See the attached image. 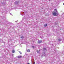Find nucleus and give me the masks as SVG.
I'll use <instances>...</instances> for the list:
<instances>
[{
  "mask_svg": "<svg viewBox=\"0 0 64 64\" xmlns=\"http://www.w3.org/2000/svg\"><path fill=\"white\" fill-rule=\"evenodd\" d=\"M54 11L52 12V15L54 16H57L59 15V13L57 12V10L56 9L54 10Z\"/></svg>",
  "mask_w": 64,
  "mask_h": 64,
  "instance_id": "f257e3e1",
  "label": "nucleus"
},
{
  "mask_svg": "<svg viewBox=\"0 0 64 64\" xmlns=\"http://www.w3.org/2000/svg\"><path fill=\"white\" fill-rule=\"evenodd\" d=\"M46 48H44V50H43V52H43L42 54V57H43V56H46V54H45V50H46Z\"/></svg>",
  "mask_w": 64,
  "mask_h": 64,
  "instance_id": "f03ea898",
  "label": "nucleus"
},
{
  "mask_svg": "<svg viewBox=\"0 0 64 64\" xmlns=\"http://www.w3.org/2000/svg\"><path fill=\"white\" fill-rule=\"evenodd\" d=\"M26 51H27L28 52H30V50L29 49H28L26 50Z\"/></svg>",
  "mask_w": 64,
  "mask_h": 64,
  "instance_id": "7ed1b4c3",
  "label": "nucleus"
},
{
  "mask_svg": "<svg viewBox=\"0 0 64 64\" xmlns=\"http://www.w3.org/2000/svg\"><path fill=\"white\" fill-rule=\"evenodd\" d=\"M42 41V40H39L38 42V43H41Z\"/></svg>",
  "mask_w": 64,
  "mask_h": 64,
  "instance_id": "20e7f679",
  "label": "nucleus"
},
{
  "mask_svg": "<svg viewBox=\"0 0 64 64\" xmlns=\"http://www.w3.org/2000/svg\"><path fill=\"white\" fill-rule=\"evenodd\" d=\"M15 4H17L18 3V2H15Z\"/></svg>",
  "mask_w": 64,
  "mask_h": 64,
  "instance_id": "39448f33",
  "label": "nucleus"
},
{
  "mask_svg": "<svg viewBox=\"0 0 64 64\" xmlns=\"http://www.w3.org/2000/svg\"><path fill=\"white\" fill-rule=\"evenodd\" d=\"M17 57L18 58H21L22 57V56H18Z\"/></svg>",
  "mask_w": 64,
  "mask_h": 64,
  "instance_id": "423d86ee",
  "label": "nucleus"
},
{
  "mask_svg": "<svg viewBox=\"0 0 64 64\" xmlns=\"http://www.w3.org/2000/svg\"><path fill=\"white\" fill-rule=\"evenodd\" d=\"M36 52H37L38 53H40V51L37 50Z\"/></svg>",
  "mask_w": 64,
  "mask_h": 64,
  "instance_id": "0eeeda50",
  "label": "nucleus"
},
{
  "mask_svg": "<svg viewBox=\"0 0 64 64\" xmlns=\"http://www.w3.org/2000/svg\"><path fill=\"white\" fill-rule=\"evenodd\" d=\"M12 52L13 53H14L15 52V50H13L12 51Z\"/></svg>",
  "mask_w": 64,
  "mask_h": 64,
  "instance_id": "6e6552de",
  "label": "nucleus"
},
{
  "mask_svg": "<svg viewBox=\"0 0 64 64\" xmlns=\"http://www.w3.org/2000/svg\"><path fill=\"white\" fill-rule=\"evenodd\" d=\"M47 26V24H46L44 25V27H46V26Z\"/></svg>",
  "mask_w": 64,
  "mask_h": 64,
  "instance_id": "1a4fd4ad",
  "label": "nucleus"
},
{
  "mask_svg": "<svg viewBox=\"0 0 64 64\" xmlns=\"http://www.w3.org/2000/svg\"><path fill=\"white\" fill-rule=\"evenodd\" d=\"M19 52L20 53V54H22V52H21L19 51Z\"/></svg>",
  "mask_w": 64,
  "mask_h": 64,
  "instance_id": "9d476101",
  "label": "nucleus"
},
{
  "mask_svg": "<svg viewBox=\"0 0 64 64\" xmlns=\"http://www.w3.org/2000/svg\"><path fill=\"white\" fill-rule=\"evenodd\" d=\"M58 40L59 41H60L61 40L60 38H59L58 39Z\"/></svg>",
  "mask_w": 64,
  "mask_h": 64,
  "instance_id": "9b49d317",
  "label": "nucleus"
},
{
  "mask_svg": "<svg viewBox=\"0 0 64 64\" xmlns=\"http://www.w3.org/2000/svg\"><path fill=\"white\" fill-rule=\"evenodd\" d=\"M20 38H22V39H23V38H24V36H22V37H20Z\"/></svg>",
  "mask_w": 64,
  "mask_h": 64,
  "instance_id": "f8f14e48",
  "label": "nucleus"
},
{
  "mask_svg": "<svg viewBox=\"0 0 64 64\" xmlns=\"http://www.w3.org/2000/svg\"><path fill=\"white\" fill-rule=\"evenodd\" d=\"M32 47H33V48H35V47L34 46H32Z\"/></svg>",
  "mask_w": 64,
  "mask_h": 64,
  "instance_id": "ddd939ff",
  "label": "nucleus"
},
{
  "mask_svg": "<svg viewBox=\"0 0 64 64\" xmlns=\"http://www.w3.org/2000/svg\"><path fill=\"white\" fill-rule=\"evenodd\" d=\"M27 64H29V63H28Z\"/></svg>",
  "mask_w": 64,
  "mask_h": 64,
  "instance_id": "4468645a",
  "label": "nucleus"
},
{
  "mask_svg": "<svg viewBox=\"0 0 64 64\" xmlns=\"http://www.w3.org/2000/svg\"><path fill=\"white\" fill-rule=\"evenodd\" d=\"M63 5H64V3L63 4Z\"/></svg>",
  "mask_w": 64,
  "mask_h": 64,
  "instance_id": "2eb2a0df",
  "label": "nucleus"
},
{
  "mask_svg": "<svg viewBox=\"0 0 64 64\" xmlns=\"http://www.w3.org/2000/svg\"><path fill=\"white\" fill-rule=\"evenodd\" d=\"M11 14V15H12V14Z\"/></svg>",
  "mask_w": 64,
  "mask_h": 64,
  "instance_id": "dca6fc26",
  "label": "nucleus"
},
{
  "mask_svg": "<svg viewBox=\"0 0 64 64\" xmlns=\"http://www.w3.org/2000/svg\"><path fill=\"white\" fill-rule=\"evenodd\" d=\"M34 64H35V62H34Z\"/></svg>",
  "mask_w": 64,
  "mask_h": 64,
  "instance_id": "f3484780",
  "label": "nucleus"
},
{
  "mask_svg": "<svg viewBox=\"0 0 64 64\" xmlns=\"http://www.w3.org/2000/svg\"><path fill=\"white\" fill-rule=\"evenodd\" d=\"M16 22H17V21H16Z\"/></svg>",
  "mask_w": 64,
  "mask_h": 64,
  "instance_id": "a211bd4d",
  "label": "nucleus"
},
{
  "mask_svg": "<svg viewBox=\"0 0 64 64\" xmlns=\"http://www.w3.org/2000/svg\"><path fill=\"white\" fill-rule=\"evenodd\" d=\"M22 15H23V14H22Z\"/></svg>",
  "mask_w": 64,
  "mask_h": 64,
  "instance_id": "6ab92c4d",
  "label": "nucleus"
}]
</instances>
